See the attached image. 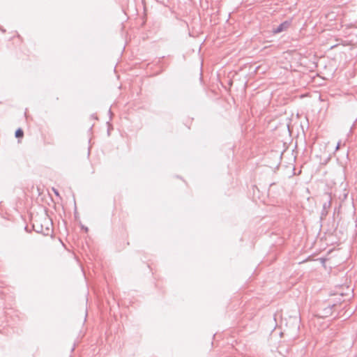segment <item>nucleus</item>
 <instances>
[{
	"mask_svg": "<svg viewBox=\"0 0 357 357\" xmlns=\"http://www.w3.org/2000/svg\"><path fill=\"white\" fill-rule=\"evenodd\" d=\"M291 20H285L282 22L277 28L273 29L274 33H279L284 31H286L291 25Z\"/></svg>",
	"mask_w": 357,
	"mask_h": 357,
	"instance_id": "7ed1b4c3",
	"label": "nucleus"
},
{
	"mask_svg": "<svg viewBox=\"0 0 357 357\" xmlns=\"http://www.w3.org/2000/svg\"><path fill=\"white\" fill-rule=\"evenodd\" d=\"M82 228L86 231H88V228L86 227L82 226Z\"/></svg>",
	"mask_w": 357,
	"mask_h": 357,
	"instance_id": "6e6552de",
	"label": "nucleus"
},
{
	"mask_svg": "<svg viewBox=\"0 0 357 357\" xmlns=\"http://www.w3.org/2000/svg\"><path fill=\"white\" fill-rule=\"evenodd\" d=\"M334 305H329L328 307H325L324 309V312H323V315L324 317H328V315H330L331 314V311H332V308Z\"/></svg>",
	"mask_w": 357,
	"mask_h": 357,
	"instance_id": "20e7f679",
	"label": "nucleus"
},
{
	"mask_svg": "<svg viewBox=\"0 0 357 357\" xmlns=\"http://www.w3.org/2000/svg\"><path fill=\"white\" fill-rule=\"evenodd\" d=\"M52 222L47 217H45L41 220H35L33 222V229L37 233L48 236L51 233Z\"/></svg>",
	"mask_w": 357,
	"mask_h": 357,
	"instance_id": "f257e3e1",
	"label": "nucleus"
},
{
	"mask_svg": "<svg viewBox=\"0 0 357 357\" xmlns=\"http://www.w3.org/2000/svg\"><path fill=\"white\" fill-rule=\"evenodd\" d=\"M53 191H54V192L55 193L56 195L59 196V192L56 189L53 188Z\"/></svg>",
	"mask_w": 357,
	"mask_h": 357,
	"instance_id": "0eeeda50",
	"label": "nucleus"
},
{
	"mask_svg": "<svg viewBox=\"0 0 357 357\" xmlns=\"http://www.w3.org/2000/svg\"><path fill=\"white\" fill-rule=\"evenodd\" d=\"M331 206V198L329 195H327V199L323 203L322 210L321 212V218H324L328 214V210Z\"/></svg>",
	"mask_w": 357,
	"mask_h": 357,
	"instance_id": "f03ea898",
	"label": "nucleus"
},
{
	"mask_svg": "<svg viewBox=\"0 0 357 357\" xmlns=\"http://www.w3.org/2000/svg\"><path fill=\"white\" fill-rule=\"evenodd\" d=\"M298 329H299V326H298V325H296V326H295V330H296V331L297 332V331H298Z\"/></svg>",
	"mask_w": 357,
	"mask_h": 357,
	"instance_id": "1a4fd4ad",
	"label": "nucleus"
},
{
	"mask_svg": "<svg viewBox=\"0 0 357 357\" xmlns=\"http://www.w3.org/2000/svg\"><path fill=\"white\" fill-rule=\"evenodd\" d=\"M356 121H357V119L355 120V121L354 122V123H353L352 126L351 127V128H350V132H352V130H353V128H354V126H355V123H356Z\"/></svg>",
	"mask_w": 357,
	"mask_h": 357,
	"instance_id": "423d86ee",
	"label": "nucleus"
},
{
	"mask_svg": "<svg viewBox=\"0 0 357 357\" xmlns=\"http://www.w3.org/2000/svg\"><path fill=\"white\" fill-rule=\"evenodd\" d=\"M15 137L22 138L24 136V131L21 128L17 129L15 133Z\"/></svg>",
	"mask_w": 357,
	"mask_h": 357,
	"instance_id": "39448f33",
	"label": "nucleus"
},
{
	"mask_svg": "<svg viewBox=\"0 0 357 357\" xmlns=\"http://www.w3.org/2000/svg\"><path fill=\"white\" fill-rule=\"evenodd\" d=\"M340 142H338V143H337V146H336V149H339V147H340Z\"/></svg>",
	"mask_w": 357,
	"mask_h": 357,
	"instance_id": "9d476101",
	"label": "nucleus"
}]
</instances>
